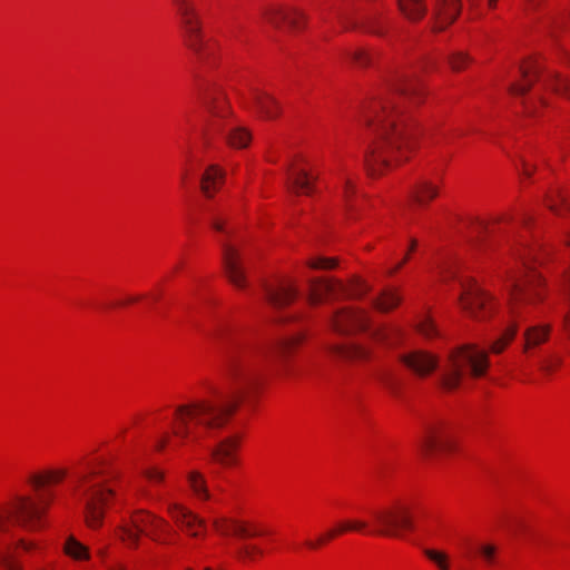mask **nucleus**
Wrapping results in <instances>:
<instances>
[{
    "mask_svg": "<svg viewBox=\"0 0 570 570\" xmlns=\"http://www.w3.org/2000/svg\"><path fill=\"white\" fill-rule=\"evenodd\" d=\"M523 78H524V81L522 83L513 85L510 90L514 97L522 99L523 105H527L525 96L530 88L527 71L523 72Z\"/></svg>",
    "mask_w": 570,
    "mask_h": 570,
    "instance_id": "obj_44",
    "label": "nucleus"
},
{
    "mask_svg": "<svg viewBox=\"0 0 570 570\" xmlns=\"http://www.w3.org/2000/svg\"><path fill=\"white\" fill-rule=\"evenodd\" d=\"M417 331L426 338H433L439 335L434 321L430 316H423L417 323Z\"/></svg>",
    "mask_w": 570,
    "mask_h": 570,
    "instance_id": "obj_38",
    "label": "nucleus"
},
{
    "mask_svg": "<svg viewBox=\"0 0 570 570\" xmlns=\"http://www.w3.org/2000/svg\"><path fill=\"white\" fill-rule=\"evenodd\" d=\"M76 500L83 507V515L87 525L97 529L102 524L105 505L114 489L105 484L99 478V471L91 469L79 472L73 485Z\"/></svg>",
    "mask_w": 570,
    "mask_h": 570,
    "instance_id": "obj_5",
    "label": "nucleus"
},
{
    "mask_svg": "<svg viewBox=\"0 0 570 570\" xmlns=\"http://www.w3.org/2000/svg\"><path fill=\"white\" fill-rule=\"evenodd\" d=\"M549 255L550 254L547 248H543V247L539 248L537 246V258H535L537 265L543 264L548 259Z\"/></svg>",
    "mask_w": 570,
    "mask_h": 570,
    "instance_id": "obj_53",
    "label": "nucleus"
},
{
    "mask_svg": "<svg viewBox=\"0 0 570 570\" xmlns=\"http://www.w3.org/2000/svg\"><path fill=\"white\" fill-rule=\"evenodd\" d=\"M566 282H567L566 295H567V299L570 304V267H569V271L567 272Z\"/></svg>",
    "mask_w": 570,
    "mask_h": 570,
    "instance_id": "obj_57",
    "label": "nucleus"
},
{
    "mask_svg": "<svg viewBox=\"0 0 570 570\" xmlns=\"http://www.w3.org/2000/svg\"><path fill=\"white\" fill-rule=\"evenodd\" d=\"M424 556L433 562L439 570H450V557L446 552L431 548L423 549Z\"/></svg>",
    "mask_w": 570,
    "mask_h": 570,
    "instance_id": "obj_33",
    "label": "nucleus"
},
{
    "mask_svg": "<svg viewBox=\"0 0 570 570\" xmlns=\"http://www.w3.org/2000/svg\"><path fill=\"white\" fill-rule=\"evenodd\" d=\"M168 522L146 510H138L131 514L129 523L119 527V538L127 541L132 547H137L140 534L149 537L151 540L167 544V535L170 534Z\"/></svg>",
    "mask_w": 570,
    "mask_h": 570,
    "instance_id": "obj_9",
    "label": "nucleus"
},
{
    "mask_svg": "<svg viewBox=\"0 0 570 570\" xmlns=\"http://www.w3.org/2000/svg\"><path fill=\"white\" fill-rule=\"evenodd\" d=\"M335 265V259L325 257L314 258L308 262V266L315 269H331L334 268Z\"/></svg>",
    "mask_w": 570,
    "mask_h": 570,
    "instance_id": "obj_46",
    "label": "nucleus"
},
{
    "mask_svg": "<svg viewBox=\"0 0 570 570\" xmlns=\"http://www.w3.org/2000/svg\"><path fill=\"white\" fill-rule=\"evenodd\" d=\"M232 533L239 538L258 535L257 531L249 530L244 523L232 521Z\"/></svg>",
    "mask_w": 570,
    "mask_h": 570,
    "instance_id": "obj_45",
    "label": "nucleus"
},
{
    "mask_svg": "<svg viewBox=\"0 0 570 570\" xmlns=\"http://www.w3.org/2000/svg\"><path fill=\"white\" fill-rule=\"evenodd\" d=\"M439 188L430 180L422 179L415 184L411 197L417 206H425L438 196Z\"/></svg>",
    "mask_w": 570,
    "mask_h": 570,
    "instance_id": "obj_27",
    "label": "nucleus"
},
{
    "mask_svg": "<svg viewBox=\"0 0 570 570\" xmlns=\"http://www.w3.org/2000/svg\"><path fill=\"white\" fill-rule=\"evenodd\" d=\"M263 551L255 544H244L237 550V557L242 560H254L255 557L262 556Z\"/></svg>",
    "mask_w": 570,
    "mask_h": 570,
    "instance_id": "obj_41",
    "label": "nucleus"
},
{
    "mask_svg": "<svg viewBox=\"0 0 570 570\" xmlns=\"http://www.w3.org/2000/svg\"><path fill=\"white\" fill-rule=\"evenodd\" d=\"M472 59L466 52L453 51L448 56V62L453 71L462 70Z\"/></svg>",
    "mask_w": 570,
    "mask_h": 570,
    "instance_id": "obj_35",
    "label": "nucleus"
},
{
    "mask_svg": "<svg viewBox=\"0 0 570 570\" xmlns=\"http://www.w3.org/2000/svg\"><path fill=\"white\" fill-rule=\"evenodd\" d=\"M476 551L484 562L492 566L497 562L498 548L493 543H480L476 546Z\"/></svg>",
    "mask_w": 570,
    "mask_h": 570,
    "instance_id": "obj_36",
    "label": "nucleus"
},
{
    "mask_svg": "<svg viewBox=\"0 0 570 570\" xmlns=\"http://www.w3.org/2000/svg\"><path fill=\"white\" fill-rule=\"evenodd\" d=\"M374 524L365 520H346L338 523L336 528L330 529L316 541H306L309 549H316L327 541L345 532H365L384 537H402L404 531H414L415 522L412 508L409 503L395 501L390 507L372 511Z\"/></svg>",
    "mask_w": 570,
    "mask_h": 570,
    "instance_id": "obj_4",
    "label": "nucleus"
},
{
    "mask_svg": "<svg viewBox=\"0 0 570 570\" xmlns=\"http://www.w3.org/2000/svg\"><path fill=\"white\" fill-rule=\"evenodd\" d=\"M338 19H340V21L345 26V28H350V27H351V28H354V27H356V26H357V23H356V22H355V23H354V22L347 23V21H345V20H346V17H345V14H344V13H338Z\"/></svg>",
    "mask_w": 570,
    "mask_h": 570,
    "instance_id": "obj_56",
    "label": "nucleus"
},
{
    "mask_svg": "<svg viewBox=\"0 0 570 570\" xmlns=\"http://www.w3.org/2000/svg\"><path fill=\"white\" fill-rule=\"evenodd\" d=\"M146 478L150 481V482H160L163 481L164 479V474L163 472H160L159 470L155 469V468H151L149 470L146 471Z\"/></svg>",
    "mask_w": 570,
    "mask_h": 570,
    "instance_id": "obj_51",
    "label": "nucleus"
},
{
    "mask_svg": "<svg viewBox=\"0 0 570 570\" xmlns=\"http://www.w3.org/2000/svg\"><path fill=\"white\" fill-rule=\"evenodd\" d=\"M220 245L223 264L226 276L234 286L238 288L245 287V268L243 266L242 257L238 249L227 242H222Z\"/></svg>",
    "mask_w": 570,
    "mask_h": 570,
    "instance_id": "obj_14",
    "label": "nucleus"
},
{
    "mask_svg": "<svg viewBox=\"0 0 570 570\" xmlns=\"http://www.w3.org/2000/svg\"><path fill=\"white\" fill-rule=\"evenodd\" d=\"M171 2L179 17L185 46L197 61L204 62L210 52L194 0H171Z\"/></svg>",
    "mask_w": 570,
    "mask_h": 570,
    "instance_id": "obj_8",
    "label": "nucleus"
},
{
    "mask_svg": "<svg viewBox=\"0 0 570 570\" xmlns=\"http://www.w3.org/2000/svg\"><path fill=\"white\" fill-rule=\"evenodd\" d=\"M303 340L302 334H296L275 346L250 340L228 342L224 346L228 390L217 392L213 399L178 405L174 414V435L197 441L222 429L245 396L262 385L269 360L285 355Z\"/></svg>",
    "mask_w": 570,
    "mask_h": 570,
    "instance_id": "obj_1",
    "label": "nucleus"
},
{
    "mask_svg": "<svg viewBox=\"0 0 570 570\" xmlns=\"http://www.w3.org/2000/svg\"><path fill=\"white\" fill-rule=\"evenodd\" d=\"M316 179L317 176H312L304 169L289 168L286 185L295 194L304 193L309 195L314 190L313 183Z\"/></svg>",
    "mask_w": 570,
    "mask_h": 570,
    "instance_id": "obj_23",
    "label": "nucleus"
},
{
    "mask_svg": "<svg viewBox=\"0 0 570 570\" xmlns=\"http://www.w3.org/2000/svg\"><path fill=\"white\" fill-rule=\"evenodd\" d=\"M297 295V287L288 279L264 285V297L268 305L275 309L288 305Z\"/></svg>",
    "mask_w": 570,
    "mask_h": 570,
    "instance_id": "obj_15",
    "label": "nucleus"
},
{
    "mask_svg": "<svg viewBox=\"0 0 570 570\" xmlns=\"http://www.w3.org/2000/svg\"><path fill=\"white\" fill-rule=\"evenodd\" d=\"M515 334L514 327L507 328L499 338L491 344V352L494 354L501 353L505 346L512 341Z\"/></svg>",
    "mask_w": 570,
    "mask_h": 570,
    "instance_id": "obj_39",
    "label": "nucleus"
},
{
    "mask_svg": "<svg viewBox=\"0 0 570 570\" xmlns=\"http://www.w3.org/2000/svg\"><path fill=\"white\" fill-rule=\"evenodd\" d=\"M367 286L361 279L353 281L350 285H345L336 279L320 277L309 279L311 304H318L325 297H361L367 292Z\"/></svg>",
    "mask_w": 570,
    "mask_h": 570,
    "instance_id": "obj_10",
    "label": "nucleus"
},
{
    "mask_svg": "<svg viewBox=\"0 0 570 570\" xmlns=\"http://www.w3.org/2000/svg\"><path fill=\"white\" fill-rule=\"evenodd\" d=\"M548 86L554 92L566 96L570 99V79L554 76L549 80Z\"/></svg>",
    "mask_w": 570,
    "mask_h": 570,
    "instance_id": "obj_40",
    "label": "nucleus"
},
{
    "mask_svg": "<svg viewBox=\"0 0 570 570\" xmlns=\"http://www.w3.org/2000/svg\"><path fill=\"white\" fill-rule=\"evenodd\" d=\"M463 292L460 296L462 307L475 318H484L493 308V298L475 283L462 282Z\"/></svg>",
    "mask_w": 570,
    "mask_h": 570,
    "instance_id": "obj_12",
    "label": "nucleus"
},
{
    "mask_svg": "<svg viewBox=\"0 0 570 570\" xmlns=\"http://www.w3.org/2000/svg\"><path fill=\"white\" fill-rule=\"evenodd\" d=\"M327 352L341 361L360 363L368 358V351L356 344H330Z\"/></svg>",
    "mask_w": 570,
    "mask_h": 570,
    "instance_id": "obj_22",
    "label": "nucleus"
},
{
    "mask_svg": "<svg viewBox=\"0 0 570 570\" xmlns=\"http://www.w3.org/2000/svg\"><path fill=\"white\" fill-rule=\"evenodd\" d=\"M401 362L420 376H426L432 373L439 364L435 355L415 350L400 357Z\"/></svg>",
    "mask_w": 570,
    "mask_h": 570,
    "instance_id": "obj_19",
    "label": "nucleus"
},
{
    "mask_svg": "<svg viewBox=\"0 0 570 570\" xmlns=\"http://www.w3.org/2000/svg\"><path fill=\"white\" fill-rule=\"evenodd\" d=\"M352 181L348 178L344 179V197L347 198L352 191Z\"/></svg>",
    "mask_w": 570,
    "mask_h": 570,
    "instance_id": "obj_55",
    "label": "nucleus"
},
{
    "mask_svg": "<svg viewBox=\"0 0 570 570\" xmlns=\"http://www.w3.org/2000/svg\"><path fill=\"white\" fill-rule=\"evenodd\" d=\"M564 324H566L567 332L570 334V313L566 315Z\"/></svg>",
    "mask_w": 570,
    "mask_h": 570,
    "instance_id": "obj_62",
    "label": "nucleus"
},
{
    "mask_svg": "<svg viewBox=\"0 0 570 570\" xmlns=\"http://www.w3.org/2000/svg\"><path fill=\"white\" fill-rule=\"evenodd\" d=\"M139 299H140V296H129L125 301L119 302L118 305H126V304L135 303Z\"/></svg>",
    "mask_w": 570,
    "mask_h": 570,
    "instance_id": "obj_59",
    "label": "nucleus"
},
{
    "mask_svg": "<svg viewBox=\"0 0 570 570\" xmlns=\"http://www.w3.org/2000/svg\"><path fill=\"white\" fill-rule=\"evenodd\" d=\"M509 292L513 304L518 301L524 299L527 296L525 282L520 278H511L509 282Z\"/></svg>",
    "mask_w": 570,
    "mask_h": 570,
    "instance_id": "obj_37",
    "label": "nucleus"
},
{
    "mask_svg": "<svg viewBox=\"0 0 570 570\" xmlns=\"http://www.w3.org/2000/svg\"><path fill=\"white\" fill-rule=\"evenodd\" d=\"M409 259V255H406L402 262H400L394 268H392L390 271V274H394L395 272H397L402 266L403 264Z\"/></svg>",
    "mask_w": 570,
    "mask_h": 570,
    "instance_id": "obj_60",
    "label": "nucleus"
},
{
    "mask_svg": "<svg viewBox=\"0 0 570 570\" xmlns=\"http://www.w3.org/2000/svg\"><path fill=\"white\" fill-rule=\"evenodd\" d=\"M253 102L258 112L266 119H274L279 114V102L266 92H254Z\"/></svg>",
    "mask_w": 570,
    "mask_h": 570,
    "instance_id": "obj_24",
    "label": "nucleus"
},
{
    "mask_svg": "<svg viewBox=\"0 0 570 570\" xmlns=\"http://www.w3.org/2000/svg\"><path fill=\"white\" fill-rule=\"evenodd\" d=\"M568 24L562 17H551L547 22L544 30L547 36L554 42L559 41L560 35L567 29Z\"/></svg>",
    "mask_w": 570,
    "mask_h": 570,
    "instance_id": "obj_32",
    "label": "nucleus"
},
{
    "mask_svg": "<svg viewBox=\"0 0 570 570\" xmlns=\"http://www.w3.org/2000/svg\"><path fill=\"white\" fill-rule=\"evenodd\" d=\"M548 333H549L548 326H540L537 324V336H535L537 345L547 338Z\"/></svg>",
    "mask_w": 570,
    "mask_h": 570,
    "instance_id": "obj_52",
    "label": "nucleus"
},
{
    "mask_svg": "<svg viewBox=\"0 0 570 570\" xmlns=\"http://www.w3.org/2000/svg\"><path fill=\"white\" fill-rule=\"evenodd\" d=\"M364 121L375 135L365 155V166L371 175L381 174L390 167V153L399 151L402 156L413 147L414 127L407 124L390 95L371 101L364 111Z\"/></svg>",
    "mask_w": 570,
    "mask_h": 570,
    "instance_id": "obj_2",
    "label": "nucleus"
},
{
    "mask_svg": "<svg viewBox=\"0 0 570 570\" xmlns=\"http://www.w3.org/2000/svg\"><path fill=\"white\" fill-rule=\"evenodd\" d=\"M347 55L351 58V60L360 67L367 66L372 60L371 55L364 48H357L348 52Z\"/></svg>",
    "mask_w": 570,
    "mask_h": 570,
    "instance_id": "obj_42",
    "label": "nucleus"
},
{
    "mask_svg": "<svg viewBox=\"0 0 570 570\" xmlns=\"http://www.w3.org/2000/svg\"><path fill=\"white\" fill-rule=\"evenodd\" d=\"M167 509L171 519L193 538L199 535L198 529L206 528L205 520L178 503L170 502Z\"/></svg>",
    "mask_w": 570,
    "mask_h": 570,
    "instance_id": "obj_16",
    "label": "nucleus"
},
{
    "mask_svg": "<svg viewBox=\"0 0 570 570\" xmlns=\"http://www.w3.org/2000/svg\"><path fill=\"white\" fill-rule=\"evenodd\" d=\"M543 204L557 216H563L566 212H570V206L567 204L566 195L559 187H551L548 189L543 198Z\"/></svg>",
    "mask_w": 570,
    "mask_h": 570,
    "instance_id": "obj_26",
    "label": "nucleus"
},
{
    "mask_svg": "<svg viewBox=\"0 0 570 570\" xmlns=\"http://www.w3.org/2000/svg\"><path fill=\"white\" fill-rule=\"evenodd\" d=\"M199 98L206 108L209 118L207 129L209 132L223 134L230 146L244 148L250 141V134L234 124L232 112L222 94H214L208 89H199Z\"/></svg>",
    "mask_w": 570,
    "mask_h": 570,
    "instance_id": "obj_6",
    "label": "nucleus"
},
{
    "mask_svg": "<svg viewBox=\"0 0 570 570\" xmlns=\"http://www.w3.org/2000/svg\"><path fill=\"white\" fill-rule=\"evenodd\" d=\"M393 95L415 97L421 94V83L414 72H400L390 82Z\"/></svg>",
    "mask_w": 570,
    "mask_h": 570,
    "instance_id": "obj_20",
    "label": "nucleus"
},
{
    "mask_svg": "<svg viewBox=\"0 0 570 570\" xmlns=\"http://www.w3.org/2000/svg\"><path fill=\"white\" fill-rule=\"evenodd\" d=\"M224 177L225 173L223 169L215 165L209 166L202 176L200 188L203 194L208 198L213 197L214 193L223 183Z\"/></svg>",
    "mask_w": 570,
    "mask_h": 570,
    "instance_id": "obj_25",
    "label": "nucleus"
},
{
    "mask_svg": "<svg viewBox=\"0 0 570 570\" xmlns=\"http://www.w3.org/2000/svg\"><path fill=\"white\" fill-rule=\"evenodd\" d=\"M400 301L401 298L396 293L393 291H385L381 297L373 302V304L379 311L386 312L395 307Z\"/></svg>",
    "mask_w": 570,
    "mask_h": 570,
    "instance_id": "obj_34",
    "label": "nucleus"
},
{
    "mask_svg": "<svg viewBox=\"0 0 570 570\" xmlns=\"http://www.w3.org/2000/svg\"><path fill=\"white\" fill-rule=\"evenodd\" d=\"M395 333H396V331L392 330V328L377 327V328L371 330V335L373 337H375L376 340L383 341V342L389 341L390 336L394 335Z\"/></svg>",
    "mask_w": 570,
    "mask_h": 570,
    "instance_id": "obj_49",
    "label": "nucleus"
},
{
    "mask_svg": "<svg viewBox=\"0 0 570 570\" xmlns=\"http://www.w3.org/2000/svg\"><path fill=\"white\" fill-rule=\"evenodd\" d=\"M488 366L485 351L475 345H463L449 354L440 379L441 385L448 391L454 390L468 371L471 376L480 377L485 374Z\"/></svg>",
    "mask_w": 570,
    "mask_h": 570,
    "instance_id": "obj_7",
    "label": "nucleus"
},
{
    "mask_svg": "<svg viewBox=\"0 0 570 570\" xmlns=\"http://www.w3.org/2000/svg\"><path fill=\"white\" fill-rule=\"evenodd\" d=\"M560 50L563 55V59L566 60V62L570 66V51L560 47Z\"/></svg>",
    "mask_w": 570,
    "mask_h": 570,
    "instance_id": "obj_61",
    "label": "nucleus"
},
{
    "mask_svg": "<svg viewBox=\"0 0 570 570\" xmlns=\"http://www.w3.org/2000/svg\"><path fill=\"white\" fill-rule=\"evenodd\" d=\"M387 18L380 11H373L361 18L360 26L367 32L376 36L385 35Z\"/></svg>",
    "mask_w": 570,
    "mask_h": 570,
    "instance_id": "obj_28",
    "label": "nucleus"
},
{
    "mask_svg": "<svg viewBox=\"0 0 570 570\" xmlns=\"http://www.w3.org/2000/svg\"><path fill=\"white\" fill-rule=\"evenodd\" d=\"M67 474V469H53L30 475L29 483L36 495L17 497L6 513H0V531L6 530L9 521L28 530L40 528L43 515L55 500V492L46 487L61 482Z\"/></svg>",
    "mask_w": 570,
    "mask_h": 570,
    "instance_id": "obj_3",
    "label": "nucleus"
},
{
    "mask_svg": "<svg viewBox=\"0 0 570 570\" xmlns=\"http://www.w3.org/2000/svg\"><path fill=\"white\" fill-rule=\"evenodd\" d=\"M97 554L101 558L104 564L107 563L106 562V557L108 554V550L106 547H102V548H99L97 549Z\"/></svg>",
    "mask_w": 570,
    "mask_h": 570,
    "instance_id": "obj_58",
    "label": "nucleus"
},
{
    "mask_svg": "<svg viewBox=\"0 0 570 570\" xmlns=\"http://www.w3.org/2000/svg\"><path fill=\"white\" fill-rule=\"evenodd\" d=\"M532 344V338H531V334H530V331L527 332V344H525V348L528 350L530 347V345Z\"/></svg>",
    "mask_w": 570,
    "mask_h": 570,
    "instance_id": "obj_63",
    "label": "nucleus"
},
{
    "mask_svg": "<svg viewBox=\"0 0 570 570\" xmlns=\"http://www.w3.org/2000/svg\"><path fill=\"white\" fill-rule=\"evenodd\" d=\"M264 16L274 26L286 23L296 30L301 29L306 20L305 13L301 9L293 7H272L265 11Z\"/></svg>",
    "mask_w": 570,
    "mask_h": 570,
    "instance_id": "obj_17",
    "label": "nucleus"
},
{
    "mask_svg": "<svg viewBox=\"0 0 570 570\" xmlns=\"http://www.w3.org/2000/svg\"><path fill=\"white\" fill-rule=\"evenodd\" d=\"M213 525L222 534L226 535V534L232 533V521H229L226 518L214 519Z\"/></svg>",
    "mask_w": 570,
    "mask_h": 570,
    "instance_id": "obj_48",
    "label": "nucleus"
},
{
    "mask_svg": "<svg viewBox=\"0 0 570 570\" xmlns=\"http://www.w3.org/2000/svg\"><path fill=\"white\" fill-rule=\"evenodd\" d=\"M63 551L67 556L77 561L89 560L90 552L87 546L82 544L75 537L69 535L63 544Z\"/></svg>",
    "mask_w": 570,
    "mask_h": 570,
    "instance_id": "obj_30",
    "label": "nucleus"
},
{
    "mask_svg": "<svg viewBox=\"0 0 570 570\" xmlns=\"http://www.w3.org/2000/svg\"><path fill=\"white\" fill-rule=\"evenodd\" d=\"M552 368V365L550 363L542 364V370L546 372H550Z\"/></svg>",
    "mask_w": 570,
    "mask_h": 570,
    "instance_id": "obj_64",
    "label": "nucleus"
},
{
    "mask_svg": "<svg viewBox=\"0 0 570 570\" xmlns=\"http://www.w3.org/2000/svg\"><path fill=\"white\" fill-rule=\"evenodd\" d=\"M402 13L410 20H420L426 12L424 0H399Z\"/></svg>",
    "mask_w": 570,
    "mask_h": 570,
    "instance_id": "obj_29",
    "label": "nucleus"
},
{
    "mask_svg": "<svg viewBox=\"0 0 570 570\" xmlns=\"http://www.w3.org/2000/svg\"><path fill=\"white\" fill-rule=\"evenodd\" d=\"M368 315L363 309L344 308L331 320L333 330L340 334H350L370 330Z\"/></svg>",
    "mask_w": 570,
    "mask_h": 570,
    "instance_id": "obj_13",
    "label": "nucleus"
},
{
    "mask_svg": "<svg viewBox=\"0 0 570 570\" xmlns=\"http://www.w3.org/2000/svg\"><path fill=\"white\" fill-rule=\"evenodd\" d=\"M13 552L0 553V570H21Z\"/></svg>",
    "mask_w": 570,
    "mask_h": 570,
    "instance_id": "obj_43",
    "label": "nucleus"
},
{
    "mask_svg": "<svg viewBox=\"0 0 570 570\" xmlns=\"http://www.w3.org/2000/svg\"><path fill=\"white\" fill-rule=\"evenodd\" d=\"M188 482L194 494L200 500H209L212 498L204 475L197 471H193L188 475Z\"/></svg>",
    "mask_w": 570,
    "mask_h": 570,
    "instance_id": "obj_31",
    "label": "nucleus"
},
{
    "mask_svg": "<svg viewBox=\"0 0 570 570\" xmlns=\"http://www.w3.org/2000/svg\"><path fill=\"white\" fill-rule=\"evenodd\" d=\"M382 382L385 384L387 389L391 390V392L396 393L399 383L397 380L394 379L392 374H384V376L382 377Z\"/></svg>",
    "mask_w": 570,
    "mask_h": 570,
    "instance_id": "obj_50",
    "label": "nucleus"
},
{
    "mask_svg": "<svg viewBox=\"0 0 570 570\" xmlns=\"http://www.w3.org/2000/svg\"><path fill=\"white\" fill-rule=\"evenodd\" d=\"M225 223H226V218L223 217L222 215L219 214H213L210 216V219H209V224L212 226V228L218 233H224L226 235H229L230 234V230H228L226 227H225Z\"/></svg>",
    "mask_w": 570,
    "mask_h": 570,
    "instance_id": "obj_47",
    "label": "nucleus"
},
{
    "mask_svg": "<svg viewBox=\"0 0 570 570\" xmlns=\"http://www.w3.org/2000/svg\"><path fill=\"white\" fill-rule=\"evenodd\" d=\"M238 436H228L219 441L209 450L213 462L223 468H232L237 464Z\"/></svg>",
    "mask_w": 570,
    "mask_h": 570,
    "instance_id": "obj_18",
    "label": "nucleus"
},
{
    "mask_svg": "<svg viewBox=\"0 0 570 570\" xmlns=\"http://www.w3.org/2000/svg\"><path fill=\"white\" fill-rule=\"evenodd\" d=\"M461 10L460 0H440L434 14V31H441L451 24Z\"/></svg>",
    "mask_w": 570,
    "mask_h": 570,
    "instance_id": "obj_21",
    "label": "nucleus"
},
{
    "mask_svg": "<svg viewBox=\"0 0 570 570\" xmlns=\"http://www.w3.org/2000/svg\"><path fill=\"white\" fill-rule=\"evenodd\" d=\"M104 570H126V567L121 563H105Z\"/></svg>",
    "mask_w": 570,
    "mask_h": 570,
    "instance_id": "obj_54",
    "label": "nucleus"
},
{
    "mask_svg": "<svg viewBox=\"0 0 570 570\" xmlns=\"http://www.w3.org/2000/svg\"><path fill=\"white\" fill-rule=\"evenodd\" d=\"M419 446L425 456L434 452L450 451L453 448V439L446 423L443 421L426 423Z\"/></svg>",
    "mask_w": 570,
    "mask_h": 570,
    "instance_id": "obj_11",
    "label": "nucleus"
}]
</instances>
